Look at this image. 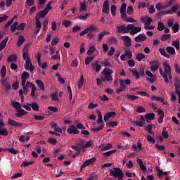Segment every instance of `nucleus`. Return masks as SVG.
I'll return each instance as SVG.
<instances>
[{"instance_id":"nucleus-45","label":"nucleus","mask_w":180,"mask_h":180,"mask_svg":"<svg viewBox=\"0 0 180 180\" xmlns=\"http://www.w3.org/2000/svg\"><path fill=\"white\" fill-rule=\"evenodd\" d=\"M51 98L52 101H58V93L57 91H54L52 94H51Z\"/></svg>"},{"instance_id":"nucleus-26","label":"nucleus","mask_w":180,"mask_h":180,"mask_svg":"<svg viewBox=\"0 0 180 180\" xmlns=\"http://www.w3.org/2000/svg\"><path fill=\"white\" fill-rule=\"evenodd\" d=\"M47 11H39L36 16H38L39 20H40V18H45L46 15H47Z\"/></svg>"},{"instance_id":"nucleus-9","label":"nucleus","mask_w":180,"mask_h":180,"mask_svg":"<svg viewBox=\"0 0 180 180\" xmlns=\"http://www.w3.org/2000/svg\"><path fill=\"white\" fill-rule=\"evenodd\" d=\"M121 39L124 40L126 47H130L131 46V39L129 36H122Z\"/></svg>"},{"instance_id":"nucleus-55","label":"nucleus","mask_w":180,"mask_h":180,"mask_svg":"<svg viewBox=\"0 0 180 180\" xmlns=\"http://www.w3.org/2000/svg\"><path fill=\"white\" fill-rule=\"evenodd\" d=\"M146 139L148 143H153V144H155V139L153 138L151 135H147Z\"/></svg>"},{"instance_id":"nucleus-49","label":"nucleus","mask_w":180,"mask_h":180,"mask_svg":"<svg viewBox=\"0 0 180 180\" xmlns=\"http://www.w3.org/2000/svg\"><path fill=\"white\" fill-rule=\"evenodd\" d=\"M31 108L32 110H34L35 112H39V104L37 103H32L31 104Z\"/></svg>"},{"instance_id":"nucleus-62","label":"nucleus","mask_w":180,"mask_h":180,"mask_svg":"<svg viewBox=\"0 0 180 180\" xmlns=\"http://www.w3.org/2000/svg\"><path fill=\"white\" fill-rule=\"evenodd\" d=\"M108 117L110 119L111 117H116V112L110 111L106 113Z\"/></svg>"},{"instance_id":"nucleus-13","label":"nucleus","mask_w":180,"mask_h":180,"mask_svg":"<svg viewBox=\"0 0 180 180\" xmlns=\"http://www.w3.org/2000/svg\"><path fill=\"white\" fill-rule=\"evenodd\" d=\"M8 123L11 126H15L17 127H22V123H19L17 121L13 120L11 119V118H8Z\"/></svg>"},{"instance_id":"nucleus-42","label":"nucleus","mask_w":180,"mask_h":180,"mask_svg":"<svg viewBox=\"0 0 180 180\" xmlns=\"http://www.w3.org/2000/svg\"><path fill=\"white\" fill-rule=\"evenodd\" d=\"M18 25H19V22H15L13 25L11 26V32H15L18 30Z\"/></svg>"},{"instance_id":"nucleus-37","label":"nucleus","mask_w":180,"mask_h":180,"mask_svg":"<svg viewBox=\"0 0 180 180\" xmlns=\"http://www.w3.org/2000/svg\"><path fill=\"white\" fill-rule=\"evenodd\" d=\"M143 58H146V55H144L143 53H138L136 54V60L138 61H142Z\"/></svg>"},{"instance_id":"nucleus-57","label":"nucleus","mask_w":180,"mask_h":180,"mask_svg":"<svg viewBox=\"0 0 180 180\" xmlns=\"http://www.w3.org/2000/svg\"><path fill=\"white\" fill-rule=\"evenodd\" d=\"M84 85V76L82 75L80 77V79L78 82V88L79 89H81V88H82V86Z\"/></svg>"},{"instance_id":"nucleus-47","label":"nucleus","mask_w":180,"mask_h":180,"mask_svg":"<svg viewBox=\"0 0 180 180\" xmlns=\"http://www.w3.org/2000/svg\"><path fill=\"white\" fill-rule=\"evenodd\" d=\"M6 151H8L11 154H14L15 155H16V154H19V151L16 150V149L13 148H9L6 149Z\"/></svg>"},{"instance_id":"nucleus-30","label":"nucleus","mask_w":180,"mask_h":180,"mask_svg":"<svg viewBox=\"0 0 180 180\" xmlns=\"http://www.w3.org/2000/svg\"><path fill=\"white\" fill-rule=\"evenodd\" d=\"M155 8L157 9V11H162L164 9H167L166 6L162 5V4L161 3H158L156 6H155Z\"/></svg>"},{"instance_id":"nucleus-3","label":"nucleus","mask_w":180,"mask_h":180,"mask_svg":"<svg viewBox=\"0 0 180 180\" xmlns=\"http://www.w3.org/2000/svg\"><path fill=\"white\" fill-rule=\"evenodd\" d=\"M102 12L103 13H106V15H109V13H110V5L109 4V1L105 0L104 1Z\"/></svg>"},{"instance_id":"nucleus-6","label":"nucleus","mask_w":180,"mask_h":180,"mask_svg":"<svg viewBox=\"0 0 180 180\" xmlns=\"http://www.w3.org/2000/svg\"><path fill=\"white\" fill-rule=\"evenodd\" d=\"M25 68L27 71H30V72H33V70H34V68L33 67V64H32V61L30 60V58H27L25 60Z\"/></svg>"},{"instance_id":"nucleus-24","label":"nucleus","mask_w":180,"mask_h":180,"mask_svg":"<svg viewBox=\"0 0 180 180\" xmlns=\"http://www.w3.org/2000/svg\"><path fill=\"white\" fill-rule=\"evenodd\" d=\"M139 32H141V27H134L133 30L130 32V34H131V36H134V34Z\"/></svg>"},{"instance_id":"nucleus-63","label":"nucleus","mask_w":180,"mask_h":180,"mask_svg":"<svg viewBox=\"0 0 180 180\" xmlns=\"http://www.w3.org/2000/svg\"><path fill=\"white\" fill-rule=\"evenodd\" d=\"M127 13L128 15H133V6H129L127 9Z\"/></svg>"},{"instance_id":"nucleus-35","label":"nucleus","mask_w":180,"mask_h":180,"mask_svg":"<svg viewBox=\"0 0 180 180\" xmlns=\"http://www.w3.org/2000/svg\"><path fill=\"white\" fill-rule=\"evenodd\" d=\"M1 77L5 78L6 77V66L4 65L1 69Z\"/></svg>"},{"instance_id":"nucleus-54","label":"nucleus","mask_w":180,"mask_h":180,"mask_svg":"<svg viewBox=\"0 0 180 180\" xmlns=\"http://www.w3.org/2000/svg\"><path fill=\"white\" fill-rule=\"evenodd\" d=\"M115 153H116V149L104 153H103V155L105 157H110L111 154H115Z\"/></svg>"},{"instance_id":"nucleus-58","label":"nucleus","mask_w":180,"mask_h":180,"mask_svg":"<svg viewBox=\"0 0 180 180\" xmlns=\"http://www.w3.org/2000/svg\"><path fill=\"white\" fill-rule=\"evenodd\" d=\"M25 27H26V24L22 22L17 25V30H25Z\"/></svg>"},{"instance_id":"nucleus-10","label":"nucleus","mask_w":180,"mask_h":180,"mask_svg":"<svg viewBox=\"0 0 180 180\" xmlns=\"http://www.w3.org/2000/svg\"><path fill=\"white\" fill-rule=\"evenodd\" d=\"M147 39V37H146V34H141L138 35L136 37L134 38V41L136 43H141L143 41H146V39Z\"/></svg>"},{"instance_id":"nucleus-41","label":"nucleus","mask_w":180,"mask_h":180,"mask_svg":"<svg viewBox=\"0 0 180 180\" xmlns=\"http://www.w3.org/2000/svg\"><path fill=\"white\" fill-rule=\"evenodd\" d=\"M101 64H102V65H104V67H108L109 68H112V63H110V62H109L108 60L101 61Z\"/></svg>"},{"instance_id":"nucleus-11","label":"nucleus","mask_w":180,"mask_h":180,"mask_svg":"<svg viewBox=\"0 0 180 180\" xmlns=\"http://www.w3.org/2000/svg\"><path fill=\"white\" fill-rule=\"evenodd\" d=\"M156 112L159 115L158 122V123L161 124L162 122H164V116H165V114H164V111L162 110H157Z\"/></svg>"},{"instance_id":"nucleus-25","label":"nucleus","mask_w":180,"mask_h":180,"mask_svg":"<svg viewBox=\"0 0 180 180\" xmlns=\"http://www.w3.org/2000/svg\"><path fill=\"white\" fill-rule=\"evenodd\" d=\"M145 119H149L150 120H154L155 119V114L153 112L146 113L144 116Z\"/></svg>"},{"instance_id":"nucleus-31","label":"nucleus","mask_w":180,"mask_h":180,"mask_svg":"<svg viewBox=\"0 0 180 180\" xmlns=\"http://www.w3.org/2000/svg\"><path fill=\"white\" fill-rule=\"evenodd\" d=\"M103 36H109V32L103 31L98 34V39L102 40Z\"/></svg>"},{"instance_id":"nucleus-4","label":"nucleus","mask_w":180,"mask_h":180,"mask_svg":"<svg viewBox=\"0 0 180 180\" xmlns=\"http://www.w3.org/2000/svg\"><path fill=\"white\" fill-rule=\"evenodd\" d=\"M96 161V158H91L84 162V163L81 165L80 171L82 172V169L85 168V167H89V165H92Z\"/></svg>"},{"instance_id":"nucleus-51","label":"nucleus","mask_w":180,"mask_h":180,"mask_svg":"<svg viewBox=\"0 0 180 180\" xmlns=\"http://www.w3.org/2000/svg\"><path fill=\"white\" fill-rule=\"evenodd\" d=\"M125 22H129L130 23H134L136 22V20L134 18L129 17L127 18V15H126V18H122Z\"/></svg>"},{"instance_id":"nucleus-21","label":"nucleus","mask_w":180,"mask_h":180,"mask_svg":"<svg viewBox=\"0 0 180 180\" xmlns=\"http://www.w3.org/2000/svg\"><path fill=\"white\" fill-rule=\"evenodd\" d=\"M166 51H167V53L171 56H175V48L172 46L166 47Z\"/></svg>"},{"instance_id":"nucleus-48","label":"nucleus","mask_w":180,"mask_h":180,"mask_svg":"<svg viewBox=\"0 0 180 180\" xmlns=\"http://www.w3.org/2000/svg\"><path fill=\"white\" fill-rule=\"evenodd\" d=\"M151 101H153L155 102V101H160V102H164V98L162 97H159L157 96H153L151 97Z\"/></svg>"},{"instance_id":"nucleus-44","label":"nucleus","mask_w":180,"mask_h":180,"mask_svg":"<svg viewBox=\"0 0 180 180\" xmlns=\"http://www.w3.org/2000/svg\"><path fill=\"white\" fill-rule=\"evenodd\" d=\"M162 136L163 137V139L168 138V131H167L166 127H163V129L162 131Z\"/></svg>"},{"instance_id":"nucleus-19","label":"nucleus","mask_w":180,"mask_h":180,"mask_svg":"<svg viewBox=\"0 0 180 180\" xmlns=\"http://www.w3.org/2000/svg\"><path fill=\"white\" fill-rule=\"evenodd\" d=\"M25 41H26V39L24 38V37L20 36L18 39V41H17L18 47H20V46H22V44H23V43H25Z\"/></svg>"},{"instance_id":"nucleus-7","label":"nucleus","mask_w":180,"mask_h":180,"mask_svg":"<svg viewBox=\"0 0 180 180\" xmlns=\"http://www.w3.org/2000/svg\"><path fill=\"white\" fill-rule=\"evenodd\" d=\"M150 71L152 72L157 71L160 68V63L158 61H150Z\"/></svg>"},{"instance_id":"nucleus-1","label":"nucleus","mask_w":180,"mask_h":180,"mask_svg":"<svg viewBox=\"0 0 180 180\" xmlns=\"http://www.w3.org/2000/svg\"><path fill=\"white\" fill-rule=\"evenodd\" d=\"M103 76H101V79L103 82H110V81H113V77H112V74H113V70L109 68H105L103 69L101 72Z\"/></svg>"},{"instance_id":"nucleus-56","label":"nucleus","mask_w":180,"mask_h":180,"mask_svg":"<svg viewBox=\"0 0 180 180\" xmlns=\"http://www.w3.org/2000/svg\"><path fill=\"white\" fill-rule=\"evenodd\" d=\"M136 112L138 113H146V108L143 106H139L136 108Z\"/></svg>"},{"instance_id":"nucleus-33","label":"nucleus","mask_w":180,"mask_h":180,"mask_svg":"<svg viewBox=\"0 0 180 180\" xmlns=\"http://www.w3.org/2000/svg\"><path fill=\"white\" fill-rule=\"evenodd\" d=\"M110 11L112 16H116V11H117V7H116V5L115 4L111 5Z\"/></svg>"},{"instance_id":"nucleus-2","label":"nucleus","mask_w":180,"mask_h":180,"mask_svg":"<svg viewBox=\"0 0 180 180\" xmlns=\"http://www.w3.org/2000/svg\"><path fill=\"white\" fill-rule=\"evenodd\" d=\"M110 176H113L114 178H118L117 180H123L124 178V173H123V170L119 167H114L113 170L110 169L109 170Z\"/></svg>"},{"instance_id":"nucleus-17","label":"nucleus","mask_w":180,"mask_h":180,"mask_svg":"<svg viewBox=\"0 0 180 180\" xmlns=\"http://www.w3.org/2000/svg\"><path fill=\"white\" fill-rule=\"evenodd\" d=\"M146 74L148 77H150V79H149V82H150V84H153L154 81H155V79H154V75H153L152 72L148 70L146 72Z\"/></svg>"},{"instance_id":"nucleus-50","label":"nucleus","mask_w":180,"mask_h":180,"mask_svg":"<svg viewBox=\"0 0 180 180\" xmlns=\"http://www.w3.org/2000/svg\"><path fill=\"white\" fill-rule=\"evenodd\" d=\"M172 30L174 33H178V32H179V24L175 23L172 26Z\"/></svg>"},{"instance_id":"nucleus-32","label":"nucleus","mask_w":180,"mask_h":180,"mask_svg":"<svg viewBox=\"0 0 180 180\" xmlns=\"http://www.w3.org/2000/svg\"><path fill=\"white\" fill-rule=\"evenodd\" d=\"M36 84L39 89H41L42 91H44V83H43V82H41V80H39V79L36 80Z\"/></svg>"},{"instance_id":"nucleus-40","label":"nucleus","mask_w":180,"mask_h":180,"mask_svg":"<svg viewBox=\"0 0 180 180\" xmlns=\"http://www.w3.org/2000/svg\"><path fill=\"white\" fill-rule=\"evenodd\" d=\"M159 51L162 56H164V57H166V58H169V55L167 53L165 49H160Z\"/></svg>"},{"instance_id":"nucleus-27","label":"nucleus","mask_w":180,"mask_h":180,"mask_svg":"<svg viewBox=\"0 0 180 180\" xmlns=\"http://www.w3.org/2000/svg\"><path fill=\"white\" fill-rule=\"evenodd\" d=\"M169 39H171V34H164L160 37V40L162 41H165Z\"/></svg>"},{"instance_id":"nucleus-28","label":"nucleus","mask_w":180,"mask_h":180,"mask_svg":"<svg viewBox=\"0 0 180 180\" xmlns=\"http://www.w3.org/2000/svg\"><path fill=\"white\" fill-rule=\"evenodd\" d=\"M18 60V56L15 55H11L7 58L8 63H13V61H16Z\"/></svg>"},{"instance_id":"nucleus-12","label":"nucleus","mask_w":180,"mask_h":180,"mask_svg":"<svg viewBox=\"0 0 180 180\" xmlns=\"http://www.w3.org/2000/svg\"><path fill=\"white\" fill-rule=\"evenodd\" d=\"M117 33H127V30L126 29V25H121L117 26Z\"/></svg>"},{"instance_id":"nucleus-60","label":"nucleus","mask_w":180,"mask_h":180,"mask_svg":"<svg viewBox=\"0 0 180 180\" xmlns=\"http://www.w3.org/2000/svg\"><path fill=\"white\" fill-rule=\"evenodd\" d=\"M131 72L132 73L133 77H135L136 79H139V78H140V74L137 70H131Z\"/></svg>"},{"instance_id":"nucleus-29","label":"nucleus","mask_w":180,"mask_h":180,"mask_svg":"<svg viewBox=\"0 0 180 180\" xmlns=\"http://www.w3.org/2000/svg\"><path fill=\"white\" fill-rule=\"evenodd\" d=\"M1 85L4 86V88L8 91V89H11V84L9 82H6L5 80H1Z\"/></svg>"},{"instance_id":"nucleus-8","label":"nucleus","mask_w":180,"mask_h":180,"mask_svg":"<svg viewBox=\"0 0 180 180\" xmlns=\"http://www.w3.org/2000/svg\"><path fill=\"white\" fill-rule=\"evenodd\" d=\"M127 8V5L125 3L122 4L120 6V12L122 18H126V15H127V14H126V8Z\"/></svg>"},{"instance_id":"nucleus-23","label":"nucleus","mask_w":180,"mask_h":180,"mask_svg":"<svg viewBox=\"0 0 180 180\" xmlns=\"http://www.w3.org/2000/svg\"><path fill=\"white\" fill-rule=\"evenodd\" d=\"M97 123L98 124H103V117L102 116V112H101V111L98 112V120H97Z\"/></svg>"},{"instance_id":"nucleus-59","label":"nucleus","mask_w":180,"mask_h":180,"mask_svg":"<svg viewBox=\"0 0 180 180\" xmlns=\"http://www.w3.org/2000/svg\"><path fill=\"white\" fill-rule=\"evenodd\" d=\"M72 24V22L70 20H64L62 22V25H63V26H65V27H70V26H71Z\"/></svg>"},{"instance_id":"nucleus-15","label":"nucleus","mask_w":180,"mask_h":180,"mask_svg":"<svg viewBox=\"0 0 180 180\" xmlns=\"http://www.w3.org/2000/svg\"><path fill=\"white\" fill-rule=\"evenodd\" d=\"M36 20V26H37V33L40 32V29H41V22H40V20H39V16H35Z\"/></svg>"},{"instance_id":"nucleus-36","label":"nucleus","mask_w":180,"mask_h":180,"mask_svg":"<svg viewBox=\"0 0 180 180\" xmlns=\"http://www.w3.org/2000/svg\"><path fill=\"white\" fill-rule=\"evenodd\" d=\"M94 58H95L94 56L86 57L85 59L86 65H89V64H91V63H92V61H94Z\"/></svg>"},{"instance_id":"nucleus-38","label":"nucleus","mask_w":180,"mask_h":180,"mask_svg":"<svg viewBox=\"0 0 180 180\" xmlns=\"http://www.w3.org/2000/svg\"><path fill=\"white\" fill-rule=\"evenodd\" d=\"M85 11H86V4L85 2H81L79 12H85Z\"/></svg>"},{"instance_id":"nucleus-53","label":"nucleus","mask_w":180,"mask_h":180,"mask_svg":"<svg viewBox=\"0 0 180 180\" xmlns=\"http://www.w3.org/2000/svg\"><path fill=\"white\" fill-rule=\"evenodd\" d=\"M126 98H127V99H130L131 101H136V99H139V96L130 94L126 95Z\"/></svg>"},{"instance_id":"nucleus-64","label":"nucleus","mask_w":180,"mask_h":180,"mask_svg":"<svg viewBox=\"0 0 180 180\" xmlns=\"http://www.w3.org/2000/svg\"><path fill=\"white\" fill-rule=\"evenodd\" d=\"M174 67V70H175L176 72H177L178 74H180V68H179V65H178V63H175Z\"/></svg>"},{"instance_id":"nucleus-46","label":"nucleus","mask_w":180,"mask_h":180,"mask_svg":"<svg viewBox=\"0 0 180 180\" xmlns=\"http://www.w3.org/2000/svg\"><path fill=\"white\" fill-rule=\"evenodd\" d=\"M0 136H8V129L6 128H1L0 129Z\"/></svg>"},{"instance_id":"nucleus-20","label":"nucleus","mask_w":180,"mask_h":180,"mask_svg":"<svg viewBox=\"0 0 180 180\" xmlns=\"http://www.w3.org/2000/svg\"><path fill=\"white\" fill-rule=\"evenodd\" d=\"M8 37H6L1 43H0V51H2L4 47H6V43H8Z\"/></svg>"},{"instance_id":"nucleus-14","label":"nucleus","mask_w":180,"mask_h":180,"mask_svg":"<svg viewBox=\"0 0 180 180\" xmlns=\"http://www.w3.org/2000/svg\"><path fill=\"white\" fill-rule=\"evenodd\" d=\"M163 67L165 68V73L166 75H171V66H169V64L165 63L163 64Z\"/></svg>"},{"instance_id":"nucleus-22","label":"nucleus","mask_w":180,"mask_h":180,"mask_svg":"<svg viewBox=\"0 0 180 180\" xmlns=\"http://www.w3.org/2000/svg\"><path fill=\"white\" fill-rule=\"evenodd\" d=\"M13 105V108L15 109V110H19V109L22 108V105L20 104V103L18 102V101H14L12 103Z\"/></svg>"},{"instance_id":"nucleus-18","label":"nucleus","mask_w":180,"mask_h":180,"mask_svg":"<svg viewBox=\"0 0 180 180\" xmlns=\"http://www.w3.org/2000/svg\"><path fill=\"white\" fill-rule=\"evenodd\" d=\"M153 126H154L153 124H148L146 130V131H148V133H149L150 134H152V136H154L155 134V132L153 131Z\"/></svg>"},{"instance_id":"nucleus-5","label":"nucleus","mask_w":180,"mask_h":180,"mask_svg":"<svg viewBox=\"0 0 180 180\" xmlns=\"http://www.w3.org/2000/svg\"><path fill=\"white\" fill-rule=\"evenodd\" d=\"M67 133L68 134H79V130L75 125H70L69 128L67 129Z\"/></svg>"},{"instance_id":"nucleus-43","label":"nucleus","mask_w":180,"mask_h":180,"mask_svg":"<svg viewBox=\"0 0 180 180\" xmlns=\"http://www.w3.org/2000/svg\"><path fill=\"white\" fill-rule=\"evenodd\" d=\"M94 51H96V48H95V46H90L89 49L87 51V56H91V54H94Z\"/></svg>"},{"instance_id":"nucleus-52","label":"nucleus","mask_w":180,"mask_h":180,"mask_svg":"<svg viewBox=\"0 0 180 180\" xmlns=\"http://www.w3.org/2000/svg\"><path fill=\"white\" fill-rule=\"evenodd\" d=\"M92 65H93V68H94L96 72H99V71H101V68H102V66H101V65L99 64H96L95 65V63H92Z\"/></svg>"},{"instance_id":"nucleus-61","label":"nucleus","mask_w":180,"mask_h":180,"mask_svg":"<svg viewBox=\"0 0 180 180\" xmlns=\"http://www.w3.org/2000/svg\"><path fill=\"white\" fill-rule=\"evenodd\" d=\"M34 162H33V161H31V162H26V161H25V162H23L22 163L21 167H29V165H33Z\"/></svg>"},{"instance_id":"nucleus-16","label":"nucleus","mask_w":180,"mask_h":180,"mask_svg":"<svg viewBox=\"0 0 180 180\" xmlns=\"http://www.w3.org/2000/svg\"><path fill=\"white\" fill-rule=\"evenodd\" d=\"M22 58L25 61L29 58V49L26 46L23 49Z\"/></svg>"},{"instance_id":"nucleus-34","label":"nucleus","mask_w":180,"mask_h":180,"mask_svg":"<svg viewBox=\"0 0 180 180\" xmlns=\"http://www.w3.org/2000/svg\"><path fill=\"white\" fill-rule=\"evenodd\" d=\"M158 172H159L158 176L159 178H161V176H167L168 175V172H163L162 169H157Z\"/></svg>"},{"instance_id":"nucleus-39","label":"nucleus","mask_w":180,"mask_h":180,"mask_svg":"<svg viewBox=\"0 0 180 180\" xmlns=\"http://www.w3.org/2000/svg\"><path fill=\"white\" fill-rule=\"evenodd\" d=\"M165 25H164V22H158V30H159V32H162V30H165Z\"/></svg>"}]
</instances>
